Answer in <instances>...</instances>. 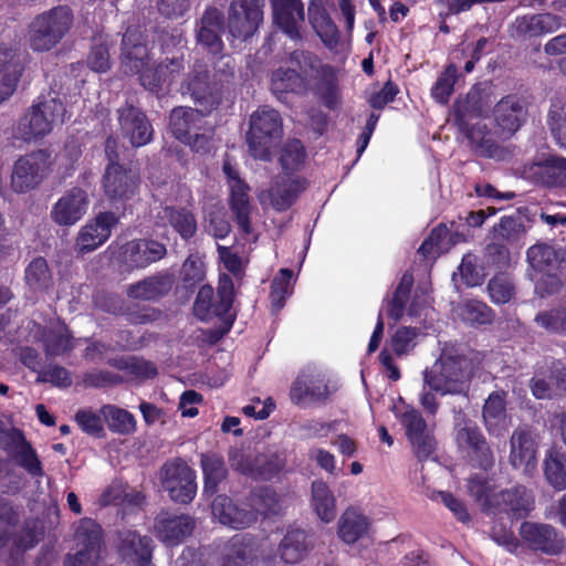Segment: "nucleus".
<instances>
[{
    "instance_id": "nucleus-41",
    "label": "nucleus",
    "mask_w": 566,
    "mask_h": 566,
    "mask_svg": "<svg viewBox=\"0 0 566 566\" xmlns=\"http://www.w3.org/2000/svg\"><path fill=\"white\" fill-rule=\"evenodd\" d=\"M249 511L255 512V521L258 514L263 516H272L280 514L282 510L281 499L277 493L268 488L261 486L251 491L248 496Z\"/></svg>"
},
{
    "instance_id": "nucleus-28",
    "label": "nucleus",
    "mask_w": 566,
    "mask_h": 566,
    "mask_svg": "<svg viewBox=\"0 0 566 566\" xmlns=\"http://www.w3.org/2000/svg\"><path fill=\"white\" fill-rule=\"evenodd\" d=\"M533 507V501L524 486L496 492L492 502H489V512H504L514 518H522Z\"/></svg>"
},
{
    "instance_id": "nucleus-18",
    "label": "nucleus",
    "mask_w": 566,
    "mask_h": 566,
    "mask_svg": "<svg viewBox=\"0 0 566 566\" xmlns=\"http://www.w3.org/2000/svg\"><path fill=\"white\" fill-rule=\"evenodd\" d=\"M118 219L114 212H101L94 221L84 226L76 238L75 251L84 255L102 245L111 235L112 228Z\"/></svg>"
},
{
    "instance_id": "nucleus-39",
    "label": "nucleus",
    "mask_w": 566,
    "mask_h": 566,
    "mask_svg": "<svg viewBox=\"0 0 566 566\" xmlns=\"http://www.w3.org/2000/svg\"><path fill=\"white\" fill-rule=\"evenodd\" d=\"M459 130L470 140L474 151L480 156L495 157L499 147L488 137L489 130L481 122L465 120V125H457Z\"/></svg>"
},
{
    "instance_id": "nucleus-43",
    "label": "nucleus",
    "mask_w": 566,
    "mask_h": 566,
    "mask_svg": "<svg viewBox=\"0 0 566 566\" xmlns=\"http://www.w3.org/2000/svg\"><path fill=\"white\" fill-rule=\"evenodd\" d=\"M312 503L318 517L329 523L336 515V503L332 491L323 481L312 483Z\"/></svg>"
},
{
    "instance_id": "nucleus-42",
    "label": "nucleus",
    "mask_w": 566,
    "mask_h": 566,
    "mask_svg": "<svg viewBox=\"0 0 566 566\" xmlns=\"http://www.w3.org/2000/svg\"><path fill=\"white\" fill-rule=\"evenodd\" d=\"M366 516L353 509L346 510L338 521V535L347 544H354L368 531Z\"/></svg>"
},
{
    "instance_id": "nucleus-59",
    "label": "nucleus",
    "mask_w": 566,
    "mask_h": 566,
    "mask_svg": "<svg viewBox=\"0 0 566 566\" xmlns=\"http://www.w3.org/2000/svg\"><path fill=\"white\" fill-rule=\"evenodd\" d=\"M23 71V63H14L0 73V104L14 94Z\"/></svg>"
},
{
    "instance_id": "nucleus-3",
    "label": "nucleus",
    "mask_w": 566,
    "mask_h": 566,
    "mask_svg": "<svg viewBox=\"0 0 566 566\" xmlns=\"http://www.w3.org/2000/svg\"><path fill=\"white\" fill-rule=\"evenodd\" d=\"M62 86L56 80L50 85L49 93L38 97V102L30 106L17 124L15 135L23 142H31L49 135L55 125L64 122L66 108L60 98Z\"/></svg>"
},
{
    "instance_id": "nucleus-54",
    "label": "nucleus",
    "mask_w": 566,
    "mask_h": 566,
    "mask_svg": "<svg viewBox=\"0 0 566 566\" xmlns=\"http://www.w3.org/2000/svg\"><path fill=\"white\" fill-rule=\"evenodd\" d=\"M293 272L290 269L280 270L271 283V302L275 312L283 308L286 296L291 293Z\"/></svg>"
},
{
    "instance_id": "nucleus-53",
    "label": "nucleus",
    "mask_w": 566,
    "mask_h": 566,
    "mask_svg": "<svg viewBox=\"0 0 566 566\" xmlns=\"http://www.w3.org/2000/svg\"><path fill=\"white\" fill-rule=\"evenodd\" d=\"M101 413L113 431L129 433L135 428L134 417L124 409L108 405L101 409Z\"/></svg>"
},
{
    "instance_id": "nucleus-38",
    "label": "nucleus",
    "mask_w": 566,
    "mask_h": 566,
    "mask_svg": "<svg viewBox=\"0 0 566 566\" xmlns=\"http://www.w3.org/2000/svg\"><path fill=\"white\" fill-rule=\"evenodd\" d=\"M289 62L290 67H296L298 76L310 88H313V80H317L329 67L322 64L321 60L308 51H293Z\"/></svg>"
},
{
    "instance_id": "nucleus-25",
    "label": "nucleus",
    "mask_w": 566,
    "mask_h": 566,
    "mask_svg": "<svg viewBox=\"0 0 566 566\" xmlns=\"http://www.w3.org/2000/svg\"><path fill=\"white\" fill-rule=\"evenodd\" d=\"M525 178L545 187L566 188V159L549 157L524 167Z\"/></svg>"
},
{
    "instance_id": "nucleus-8",
    "label": "nucleus",
    "mask_w": 566,
    "mask_h": 566,
    "mask_svg": "<svg viewBox=\"0 0 566 566\" xmlns=\"http://www.w3.org/2000/svg\"><path fill=\"white\" fill-rule=\"evenodd\" d=\"M161 489L171 501L180 504L190 503L196 495L195 471L180 458L165 462L158 473Z\"/></svg>"
},
{
    "instance_id": "nucleus-51",
    "label": "nucleus",
    "mask_w": 566,
    "mask_h": 566,
    "mask_svg": "<svg viewBox=\"0 0 566 566\" xmlns=\"http://www.w3.org/2000/svg\"><path fill=\"white\" fill-rule=\"evenodd\" d=\"M544 474L556 491L566 490V455L551 453L544 462Z\"/></svg>"
},
{
    "instance_id": "nucleus-22",
    "label": "nucleus",
    "mask_w": 566,
    "mask_h": 566,
    "mask_svg": "<svg viewBox=\"0 0 566 566\" xmlns=\"http://www.w3.org/2000/svg\"><path fill=\"white\" fill-rule=\"evenodd\" d=\"M526 114L522 98L516 95L504 96L493 108L494 122L505 137L513 136L520 129Z\"/></svg>"
},
{
    "instance_id": "nucleus-60",
    "label": "nucleus",
    "mask_w": 566,
    "mask_h": 566,
    "mask_svg": "<svg viewBox=\"0 0 566 566\" xmlns=\"http://www.w3.org/2000/svg\"><path fill=\"white\" fill-rule=\"evenodd\" d=\"M488 291L494 303L505 304L513 298L515 286L507 276L501 274L489 281Z\"/></svg>"
},
{
    "instance_id": "nucleus-40",
    "label": "nucleus",
    "mask_w": 566,
    "mask_h": 566,
    "mask_svg": "<svg viewBox=\"0 0 566 566\" xmlns=\"http://www.w3.org/2000/svg\"><path fill=\"white\" fill-rule=\"evenodd\" d=\"M310 87L302 80L296 67H279L271 75V91L277 98L289 92L305 94Z\"/></svg>"
},
{
    "instance_id": "nucleus-5",
    "label": "nucleus",
    "mask_w": 566,
    "mask_h": 566,
    "mask_svg": "<svg viewBox=\"0 0 566 566\" xmlns=\"http://www.w3.org/2000/svg\"><path fill=\"white\" fill-rule=\"evenodd\" d=\"M282 136L283 120L276 109L262 106L252 113L247 133V143L252 157L269 160L271 149L281 142Z\"/></svg>"
},
{
    "instance_id": "nucleus-2",
    "label": "nucleus",
    "mask_w": 566,
    "mask_h": 566,
    "mask_svg": "<svg viewBox=\"0 0 566 566\" xmlns=\"http://www.w3.org/2000/svg\"><path fill=\"white\" fill-rule=\"evenodd\" d=\"M473 375L472 359L460 347L444 343L437 360L423 371V381L442 396L454 395L469 399Z\"/></svg>"
},
{
    "instance_id": "nucleus-33",
    "label": "nucleus",
    "mask_w": 566,
    "mask_h": 566,
    "mask_svg": "<svg viewBox=\"0 0 566 566\" xmlns=\"http://www.w3.org/2000/svg\"><path fill=\"white\" fill-rule=\"evenodd\" d=\"M256 556L255 541L248 535H235L224 545L219 566H253Z\"/></svg>"
},
{
    "instance_id": "nucleus-24",
    "label": "nucleus",
    "mask_w": 566,
    "mask_h": 566,
    "mask_svg": "<svg viewBox=\"0 0 566 566\" xmlns=\"http://www.w3.org/2000/svg\"><path fill=\"white\" fill-rule=\"evenodd\" d=\"M492 104L488 88L474 85L464 97H458L453 104L454 122L465 125V120L479 119L485 115Z\"/></svg>"
},
{
    "instance_id": "nucleus-13",
    "label": "nucleus",
    "mask_w": 566,
    "mask_h": 566,
    "mask_svg": "<svg viewBox=\"0 0 566 566\" xmlns=\"http://www.w3.org/2000/svg\"><path fill=\"white\" fill-rule=\"evenodd\" d=\"M520 535L530 549L556 556L565 549L564 536L551 524L523 522Z\"/></svg>"
},
{
    "instance_id": "nucleus-20",
    "label": "nucleus",
    "mask_w": 566,
    "mask_h": 566,
    "mask_svg": "<svg viewBox=\"0 0 566 566\" xmlns=\"http://www.w3.org/2000/svg\"><path fill=\"white\" fill-rule=\"evenodd\" d=\"M153 541L132 530L117 533V549L123 560L133 566H149L153 556Z\"/></svg>"
},
{
    "instance_id": "nucleus-1",
    "label": "nucleus",
    "mask_w": 566,
    "mask_h": 566,
    "mask_svg": "<svg viewBox=\"0 0 566 566\" xmlns=\"http://www.w3.org/2000/svg\"><path fill=\"white\" fill-rule=\"evenodd\" d=\"M181 39L165 35L161 49L166 57L154 66L146 67L148 49L143 32L128 27L122 39L120 66L128 75L139 74L142 86L156 95L164 94L185 69Z\"/></svg>"
},
{
    "instance_id": "nucleus-10",
    "label": "nucleus",
    "mask_w": 566,
    "mask_h": 566,
    "mask_svg": "<svg viewBox=\"0 0 566 566\" xmlns=\"http://www.w3.org/2000/svg\"><path fill=\"white\" fill-rule=\"evenodd\" d=\"M263 0H232L229 4L227 28L239 40L252 38L263 22Z\"/></svg>"
},
{
    "instance_id": "nucleus-15",
    "label": "nucleus",
    "mask_w": 566,
    "mask_h": 566,
    "mask_svg": "<svg viewBox=\"0 0 566 566\" xmlns=\"http://www.w3.org/2000/svg\"><path fill=\"white\" fill-rule=\"evenodd\" d=\"M119 129L133 147L147 145L153 138V126L146 114L133 104L126 103L117 109Z\"/></svg>"
},
{
    "instance_id": "nucleus-12",
    "label": "nucleus",
    "mask_w": 566,
    "mask_h": 566,
    "mask_svg": "<svg viewBox=\"0 0 566 566\" xmlns=\"http://www.w3.org/2000/svg\"><path fill=\"white\" fill-rule=\"evenodd\" d=\"M139 172L130 167L106 165L102 184L106 198L112 202L133 199L140 186Z\"/></svg>"
},
{
    "instance_id": "nucleus-47",
    "label": "nucleus",
    "mask_w": 566,
    "mask_h": 566,
    "mask_svg": "<svg viewBox=\"0 0 566 566\" xmlns=\"http://www.w3.org/2000/svg\"><path fill=\"white\" fill-rule=\"evenodd\" d=\"M307 549L306 534L302 530L289 531L281 541L279 551L281 558L289 564L297 563Z\"/></svg>"
},
{
    "instance_id": "nucleus-21",
    "label": "nucleus",
    "mask_w": 566,
    "mask_h": 566,
    "mask_svg": "<svg viewBox=\"0 0 566 566\" xmlns=\"http://www.w3.org/2000/svg\"><path fill=\"white\" fill-rule=\"evenodd\" d=\"M562 27V18L544 12L517 17L511 25V35L518 40H531L557 31Z\"/></svg>"
},
{
    "instance_id": "nucleus-27",
    "label": "nucleus",
    "mask_w": 566,
    "mask_h": 566,
    "mask_svg": "<svg viewBox=\"0 0 566 566\" xmlns=\"http://www.w3.org/2000/svg\"><path fill=\"white\" fill-rule=\"evenodd\" d=\"M224 29V15L216 7H209L203 12L197 25V42L212 54L223 50L221 33Z\"/></svg>"
},
{
    "instance_id": "nucleus-46",
    "label": "nucleus",
    "mask_w": 566,
    "mask_h": 566,
    "mask_svg": "<svg viewBox=\"0 0 566 566\" xmlns=\"http://www.w3.org/2000/svg\"><path fill=\"white\" fill-rule=\"evenodd\" d=\"M482 418L486 430L490 433H497L499 427L503 424L506 419L503 392L494 391L489 396L483 406Z\"/></svg>"
},
{
    "instance_id": "nucleus-61",
    "label": "nucleus",
    "mask_w": 566,
    "mask_h": 566,
    "mask_svg": "<svg viewBox=\"0 0 566 566\" xmlns=\"http://www.w3.org/2000/svg\"><path fill=\"white\" fill-rule=\"evenodd\" d=\"M284 467V461L276 453L265 454L258 451L255 469L253 473L254 479H271L273 475L279 473Z\"/></svg>"
},
{
    "instance_id": "nucleus-6",
    "label": "nucleus",
    "mask_w": 566,
    "mask_h": 566,
    "mask_svg": "<svg viewBox=\"0 0 566 566\" xmlns=\"http://www.w3.org/2000/svg\"><path fill=\"white\" fill-rule=\"evenodd\" d=\"M0 449L7 453V458L13 464L22 468L33 478L44 475L42 463L32 447L25 439L22 430L18 428H3L0 421ZM6 460L0 457V472L3 470Z\"/></svg>"
},
{
    "instance_id": "nucleus-7",
    "label": "nucleus",
    "mask_w": 566,
    "mask_h": 566,
    "mask_svg": "<svg viewBox=\"0 0 566 566\" xmlns=\"http://www.w3.org/2000/svg\"><path fill=\"white\" fill-rule=\"evenodd\" d=\"M75 553H69L64 566H97L105 549L101 526L91 518H83L76 527Z\"/></svg>"
},
{
    "instance_id": "nucleus-44",
    "label": "nucleus",
    "mask_w": 566,
    "mask_h": 566,
    "mask_svg": "<svg viewBox=\"0 0 566 566\" xmlns=\"http://www.w3.org/2000/svg\"><path fill=\"white\" fill-rule=\"evenodd\" d=\"M201 467L205 475V492L207 494H214L218 491V485L228 475V469L223 459L218 454H202Z\"/></svg>"
},
{
    "instance_id": "nucleus-16",
    "label": "nucleus",
    "mask_w": 566,
    "mask_h": 566,
    "mask_svg": "<svg viewBox=\"0 0 566 566\" xmlns=\"http://www.w3.org/2000/svg\"><path fill=\"white\" fill-rule=\"evenodd\" d=\"M88 203L87 192L81 187H73L54 203L50 217L59 226H73L85 216Z\"/></svg>"
},
{
    "instance_id": "nucleus-30",
    "label": "nucleus",
    "mask_w": 566,
    "mask_h": 566,
    "mask_svg": "<svg viewBox=\"0 0 566 566\" xmlns=\"http://www.w3.org/2000/svg\"><path fill=\"white\" fill-rule=\"evenodd\" d=\"M195 528V520L186 514L172 515L166 512L158 514L155 520V530L158 537L167 545H177Z\"/></svg>"
},
{
    "instance_id": "nucleus-63",
    "label": "nucleus",
    "mask_w": 566,
    "mask_h": 566,
    "mask_svg": "<svg viewBox=\"0 0 566 566\" xmlns=\"http://www.w3.org/2000/svg\"><path fill=\"white\" fill-rule=\"evenodd\" d=\"M547 125L557 143L566 148V112L559 104H553L547 114Z\"/></svg>"
},
{
    "instance_id": "nucleus-4",
    "label": "nucleus",
    "mask_w": 566,
    "mask_h": 566,
    "mask_svg": "<svg viewBox=\"0 0 566 566\" xmlns=\"http://www.w3.org/2000/svg\"><path fill=\"white\" fill-rule=\"evenodd\" d=\"M73 25V12L66 6L54 7L34 17L29 24L30 48L48 52L57 45Z\"/></svg>"
},
{
    "instance_id": "nucleus-35",
    "label": "nucleus",
    "mask_w": 566,
    "mask_h": 566,
    "mask_svg": "<svg viewBox=\"0 0 566 566\" xmlns=\"http://www.w3.org/2000/svg\"><path fill=\"white\" fill-rule=\"evenodd\" d=\"M308 21L325 46L333 49L339 43V32L321 0H312L307 9Z\"/></svg>"
},
{
    "instance_id": "nucleus-17",
    "label": "nucleus",
    "mask_w": 566,
    "mask_h": 566,
    "mask_svg": "<svg viewBox=\"0 0 566 566\" xmlns=\"http://www.w3.org/2000/svg\"><path fill=\"white\" fill-rule=\"evenodd\" d=\"M166 255V245L154 239H135L122 247V261L129 269H144Z\"/></svg>"
},
{
    "instance_id": "nucleus-29",
    "label": "nucleus",
    "mask_w": 566,
    "mask_h": 566,
    "mask_svg": "<svg viewBox=\"0 0 566 566\" xmlns=\"http://www.w3.org/2000/svg\"><path fill=\"white\" fill-rule=\"evenodd\" d=\"M305 189L306 181L304 179L279 175L274 178L270 189L262 193L261 199L266 197L276 211H285Z\"/></svg>"
},
{
    "instance_id": "nucleus-37",
    "label": "nucleus",
    "mask_w": 566,
    "mask_h": 566,
    "mask_svg": "<svg viewBox=\"0 0 566 566\" xmlns=\"http://www.w3.org/2000/svg\"><path fill=\"white\" fill-rule=\"evenodd\" d=\"M290 397L295 405H301L306 399L312 402H324L329 397V390L326 384L316 385L313 377L302 374L292 384Z\"/></svg>"
},
{
    "instance_id": "nucleus-50",
    "label": "nucleus",
    "mask_w": 566,
    "mask_h": 566,
    "mask_svg": "<svg viewBox=\"0 0 566 566\" xmlns=\"http://www.w3.org/2000/svg\"><path fill=\"white\" fill-rule=\"evenodd\" d=\"M412 285L413 276L411 273L406 272L401 276L391 300L388 302V316L395 322L399 321L403 316L405 307L409 300Z\"/></svg>"
},
{
    "instance_id": "nucleus-31",
    "label": "nucleus",
    "mask_w": 566,
    "mask_h": 566,
    "mask_svg": "<svg viewBox=\"0 0 566 566\" xmlns=\"http://www.w3.org/2000/svg\"><path fill=\"white\" fill-rule=\"evenodd\" d=\"M211 511L214 518L221 524L235 530L249 527L255 523V512L240 507L232 499L221 494L218 495L211 504Z\"/></svg>"
},
{
    "instance_id": "nucleus-26",
    "label": "nucleus",
    "mask_w": 566,
    "mask_h": 566,
    "mask_svg": "<svg viewBox=\"0 0 566 566\" xmlns=\"http://www.w3.org/2000/svg\"><path fill=\"white\" fill-rule=\"evenodd\" d=\"M455 440L460 449L470 451L479 468L490 470L494 465V454L476 426L464 424L458 430Z\"/></svg>"
},
{
    "instance_id": "nucleus-64",
    "label": "nucleus",
    "mask_w": 566,
    "mask_h": 566,
    "mask_svg": "<svg viewBox=\"0 0 566 566\" xmlns=\"http://www.w3.org/2000/svg\"><path fill=\"white\" fill-rule=\"evenodd\" d=\"M527 260L534 270L545 271L556 261V253L548 244H535L528 249Z\"/></svg>"
},
{
    "instance_id": "nucleus-58",
    "label": "nucleus",
    "mask_w": 566,
    "mask_h": 566,
    "mask_svg": "<svg viewBox=\"0 0 566 566\" xmlns=\"http://www.w3.org/2000/svg\"><path fill=\"white\" fill-rule=\"evenodd\" d=\"M256 450L232 449L229 452V463L233 470L253 478V473L256 472Z\"/></svg>"
},
{
    "instance_id": "nucleus-55",
    "label": "nucleus",
    "mask_w": 566,
    "mask_h": 566,
    "mask_svg": "<svg viewBox=\"0 0 566 566\" xmlns=\"http://www.w3.org/2000/svg\"><path fill=\"white\" fill-rule=\"evenodd\" d=\"M457 77V66L454 64H449L433 85L431 90L432 97L441 104H447L453 93Z\"/></svg>"
},
{
    "instance_id": "nucleus-19",
    "label": "nucleus",
    "mask_w": 566,
    "mask_h": 566,
    "mask_svg": "<svg viewBox=\"0 0 566 566\" xmlns=\"http://www.w3.org/2000/svg\"><path fill=\"white\" fill-rule=\"evenodd\" d=\"M271 3L274 23L290 39L301 41L305 20L303 2L301 0H271Z\"/></svg>"
},
{
    "instance_id": "nucleus-56",
    "label": "nucleus",
    "mask_w": 566,
    "mask_h": 566,
    "mask_svg": "<svg viewBox=\"0 0 566 566\" xmlns=\"http://www.w3.org/2000/svg\"><path fill=\"white\" fill-rule=\"evenodd\" d=\"M317 80H319V83L313 84V87H315L324 104L328 108L336 107L338 104V90L332 67L329 66L325 70L324 74H322Z\"/></svg>"
},
{
    "instance_id": "nucleus-32",
    "label": "nucleus",
    "mask_w": 566,
    "mask_h": 566,
    "mask_svg": "<svg viewBox=\"0 0 566 566\" xmlns=\"http://www.w3.org/2000/svg\"><path fill=\"white\" fill-rule=\"evenodd\" d=\"M175 283L172 274L159 272L147 276L126 289V295L133 300L156 301L167 295Z\"/></svg>"
},
{
    "instance_id": "nucleus-9",
    "label": "nucleus",
    "mask_w": 566,
    "mask_h": 566,
    "mask_svg": "<svg viewBox=\"0 0 566 566\" xmlns=\"http://www.w3.org/2000/svg\"><path fill=\"white\" fill-rule=\"evenodd\" d=\"M182 95H188L197 108L210 114L222 103V96L211 80V72L207 64L197 61L192 70L186 75L181 83Z\"/></svg>"
},
{
    "instance_id": "nucleus-36",
    "label": "nucleus",
    "mask_w": 566,
    "mask_h": 566,
    "mask_svg": "<svg viewBox=\"0 0 566 566\" xmlns=\"http://www.w3.org/2000/svg\"><path fill=\"white\" fill-rule=\"evenodd\" d=\"M208 114L200 108L175 107L169 117V129L180 142L189 140L190 134L200 128V123Z\"/></svg>"
},
{
    "instance_id": "nucleus-49",
    "label": "nucleus",
    "mask_w": 566,
    "mask_h": 566,
    "mask_svg": "<svg viewBox=\"0 0 566 566\" xmlns=\"http://www.w3.org/2000/svg\"><path fill=\"white\" fill-rule=\"evenodd\" d=\"M460 318L470 325L491 324L494 319L493 311L483 302L470 300L457 307Z\"/></svg>"
},
{
    "instance_id": "nucleus-57",
    "label": "nucleus",
    "mask_w": 566,
    "mask_h": 566,
    "mask_svg": "<svg viewBox=\"0 0 566 566\" xmlns=\"http://www.w3.org/2000/svg\"><path fill=\"white\" fill-rule=\"evenodd\" d=\"M468 492L481 505L482 510L489 512V502H492L496 492L488 479L480 475H473L468 480Z\"/></svg>"
},
{
    "instance_id": "nucleus-45",
    "label": "nucleus",
    "mask_w": 566,
    "mask_h": 566,
    "mask_svg": "<svg viewBox=\"0 0 566 566\" xmlns=\"http://www.w3.org/2000/svg\"><path fill=\"white\" fill-rule=\"evenodd\" d=\"M248 186L242 180H237L231 185L230 207L235 216L238 226L245 232H251L250 227V205L247 193Z\"/></svg>"
},
{
    "instance_id": "nucleus-11",
    "label": "nucleus",
    "mask_w": 566,
    "mask_h": 566,
    "mask_svg": "<svg viewBox=\"0 0 566 566\" xmlns=\"http://www.w3.org/2000/svg\"><path fill=\"white\" fill-rule=\"evenodd\" d=\"M50 155L46 150H36L21 156L13 165L11 187L18 193L36 188L44 179L49 168Z\"/></svg>"
},
{
    "instance_id": "nucleus-14",
    "label": "nucleus",
    "mask_w": 566,
    "mask_h": 566,
    "mask_svg": "<svg viewBox=\"0 0 566 566\" xmlns=\"http://www.w3.org/2000/svg\"><path fill=\"white\" fill-rule=\"evenodd\" d=\"M218 297L219 302L213 305V289L210 285H202L193 304L196 316L200 319H205L211 311L217 316H223L230 311L233 304V282L228 274L220 276Z\"/></svg>"
},
{
    "instance_id": "nucleus-48",
    "label": "nucleus",
    "mask_w": 566,
    "mask_h": 566,
    "mask_svg": "<svg viewBox=\"0 0 566 566\" xmlns=\"http://www.w3.org/2000/svg\"><path fill=\"white\" fill-rule=\"evenodd\" d=\"M25 283L34 292H42L52 285V273L44 258H35L25 269Z\"/></svg>"
},
{
    "instance_id": "nucleus-34",
    "label": "nucleus",
    "mask_w": 566,
    "mask_h": 566,
    "mask_svg": "<svg viewBox=\"0 0 566 566\" xmlns=\"http://www.w3.org/2000/svg\"><path fill=\"white\" fill-rule=\"evenodd\" d=\"M510 463L530 474L536 465V444L527 429L518 428L511 437Z\"/></svg>"
},
{
    "instance_id": "nucleus-62",
    "label": "nucleus",
    "mask_w": 566,
    "mask_h": 566,
    "mask_svg": "<svg viewBox=\"0 0 566 566\" xmlns=\"http://www.w3.org/2000/svg\"><path fill=\"white\" fill-rule=\"evenodd\" d=\"M211 80L220 95L234 80V66L229 57L220 56L213 64Z\"/></svg>"
},
{
    "instance_id": "nucleus-23",
    "label": "nucleus",
    "mask_w": 566,
    "mask_h": 566,
    "mask_svg": "<svg viewBox=\"0 0 566 566\" xmlns=\"http://www.w3.org/2000/svg\"><path fill=\"white\" fill-rule=\"evenodd\" d=\"M156 227H171L186 242L193 239L198 231L196 214L186 207L165 206L155 217Z\"/></svg>"
},
{
    "instance_id": "nucleus-52",
    "label": "nucleus",
    "mask_w": 566,
    "mask_h": 566,
    "mask_svg": "<svg viewBox=\"0 0 566 566\" xmlns=\"http://www.w3.org/2000/svg\"><path fill=\"white\" fill-rule=\"evenodd\" d=\"M305 148L301 140H289L281 150L280 164L284 175L294 172L301 168L305 160Z\"/></svg>"
}]
</instances>
